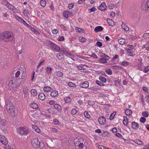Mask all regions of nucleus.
<instances>
[{"mask_svg": "<svg viewBox=\"0 0 149 149\" xmlns=\"http://www.w3.org/2000/svg\"><path fill=\"white\" fill-rule=\"evenodd\" d=\"M47 45L50 47L54 51L57 52H62L65 55L68 52L63 47L61 49L57 45L49 40H47L46 42Z\"/></svg>", "mask_w": 149, "mask_h": 149, "instance_id": "f257e3e1", "label": "nucleus"}, {"mask_svg": "<svg viewBox=\"0 0 149 149\" xmlns=\"http://www.w3.org/2000/svg\"><path fill=\"white\" fill-rule=\"evenodd\" d=\"M33 146L35 148L42 149L44 147L45 145L42 141H40L38 138H35L32 139L31 141Z\"/></svg>", "mask_w": 149, "mask_h": 149, "instance_id": "f03ea898", "label": "nucleus"}, {"mask_svg": "<svg viewBox=\"0 0 149 149\" xmlns=\"http://www.w3.org/2000/svg\"><path fill=\"white\" fill-rule=\"evenodd\" d=\"M6 109L8 112L12 116L14 117L16 115L15 106L12 102H7Z\"/></svg>", "mask_w": 149, "mask_h": 149, "instance_id": "7ed1b4c3", "label": "nucleus"}, {"mask_svg": "<svg viewBox=\"0 0 149 149\" xmlns=\"http://www.w3.org/2000/svg\"><path fill=\"white\" fill-rule=\"evenodd\" d=\"M20 72L19 71H17L15 74V78L16 79V83L17 85H19L23 82V79L22 76H19Z\"/></svg>", "mask_w": 149, "mask_h": 149, "instance_id": "20e7f679", "label": "nucleus"}, {"mask_svg": "<svg viewBox=\"0 0 149 149\" xmlns=\"http://www.w3.org/2000/svg\"><path fill=\"white\" fill-rule=\"evenodd\" d=\"M18 132L23 135H26L29 133L28 128L25 127H19L18 129Z\"/></svg>", "mask_w": 149, "mask_h": 149, "instance_id": "39448f33", "label": "nucleus"}, {"mask_svg": "<svg viewBox=\"0 0 149 149\" xmlns=\"http://www.w3.org/2000/svg\"><path fill=\"white\" fill-rule=\"evenodd\" d=\"M141 6L142 10L144 11H149V0H144Z\"/></svg>", "mask_w": 149, "mask_h": 149, "instance_id": "423d86ee", "label": "nucleus"}, {"mask_svg": "<svg viewBox=\"0 0 149 149\" xmlns=\"http://www.w3.org/2000/svg\"><path fill=\"white\" fill-rule=\"evenodd\" d=\"M0 142L3 145H6L8 143V140L3 135L0 134Z\"/></svg>", "mask_w": 149, "mask_h": 149, "instance_id": "0eeeda50", "label": "nucleus"}, {"mask_svg": "<svg viewBox=\"0 0 149 149\" xmlns=\"http://www.w3.org/2000/svg\"><path fill=\"white\" fill-rule=\"evenodd\" d=\"M75 148L76 149H86V146L85 144L80 143L79 145H76Z\"/></svg>", "mask_w": 149, "mask_h": 149, "instance_id": "6e6552de", "label": "nucleus"}, {"mask_svg": "<svg viewBox=\"0 0 149 149\" xmlns=\"http://www.w3.org/2000/svg\"><path fill=\"white\" fill-rule=\"evenodd\" d=\"M89 83L87 81H85L82 82L79 84V86L83 88H86L89 86Z\"/></svg>", "mask_w": 149, "mask_h": 149, "instance_id": "1a4fd4ad", "label": "nucleus"}, {"mask_svg": "<svg viewBox=\"0 0 149 149\" xmlns=\"http://www.w3.org/2000/svg\"><path fill=\"white\" fill-rule=\"evenodd\" d=\"M107 6L105 3L103 2L99 7V9L101 11H104L106 10Z\"/></svg>", "mask_w": 149, "mask_h": 149, "instance_id": "9d476101", "label": "nucleus"}, {"mask_svg": "<svg viewBox=\"0 0 149 149\" xmlns=\"http://www.w3.org/2000/svg\"><path fill=\"white\" fill-rule=\"evenodd\" d=\"M99 123L101 125L104 124L106 123V119L103 116L100 117L98 120Z\"/></svg>", "mask_w": 149, "mask_h": 149, "instance_id": "9b49d317", "label": "nucleus"}, {"mask_svg": "<svg viewBox=\"0 0 149 149\" xmlns=\"http://www.w3.org/2000/svg\"><path fill=\"white\" fill-rule=\"evenodd\" d=\"M28 89L26 86H25L24 87L23 90V92L24 95V98L27 97V94L28 93Z\"/></svg>", "mask_w": 149, "mask_h": 149, "instance_id": "f8f14e48", "label": "nucleus"}, {"mask_svg": "<svg viewBox=\"0 0 149 149\" xmlns=\"http://www.w3.org/2000/svg\"><path fill=\"white\" fill-rule=\"evenodd\" d=\"M133 129L137 130L139 127V125L135 122H132L131 123Z\"/></svg>", "mask_w": 149, "mask_h": 149, "instance_id": "ddd939ff", "label": "nucleus"}, {"mask_svg": "<svg viewBox=\"0 0 149 149\" xmlns=\"http://www.w3.org/2000/svg\"><path fill=\"white\" fill-rule=\"evenodd\" d=\"M52 69V68L50 67H47L46 68V72L48 75H50L51 74Z\"/></svg>", "mask_w": 149, "mask_h": 149, "instance_id": "4468645a", "label": "nucleus"}, {"mask_svg": "<svg viewBox=\"0 0 149 149\" xmlns=\"http://www.w3.org/2000/svg\"><path fill=\"white\" fill-rule=\"evenodd\" d=\"M38 97L40 100H43L45 98V96L43 93H41L39 94Z\"/></svg>", "mask_w": 149, "mask_h": 149, "instance_id": "2eb2a0df", "label": "nucleus"}, {"mask_svg": "<svg viewBox=\"0 0 149 149\" xmlns=\"http://www.w3.org/2000/svg\"><path fill=\"white\" fill-rule=\"evenodd\" d=\"M58 95V92L56 90H54L52 91L50 93L51 96L53 97H55Z\"/></svg>", "mask_w": 149, "mask_h": 149, "instance_id": "dca6fc26", "label": "nucleus"}, {"mask_svg": "<svg viewBox=\"0 0 149 149\" xmlns=\"http://www.w3.org/2000/svg\"><path fill=\"white\" fill-rule=\"evenodd\" d=\"M121 26L122 28L125 31H128L129 30V28L128 26L126 25V24L123 22L121 25Z\"/></svg>", "mask_w": 149, "mask_h": 149, "instance_id": "f3484780", "label": "nucleus"}, {"mask_svg": "<svg viewBox=\"0 0 149 149\" xmlns=\"http://www.w3.org/2000/svg\"><path fill=\"white\" fill-rule=\"evenodd\" d=\"M54 107L58 111H61L62 109L61 106L58 104H56L54 105Z\"/></svg>", "mask_w": 149, "mask_h": 149, "instance_id": "a211bd4d", "label": "nucleus"}, {"mask_svg": "<svg viewBox=\"0 0 149 149\" xmlns=\"http://www.w3.org/2000/svg\"><path fill=\"white\" fill-rule=\"evenodd\" d=\"M103 28L101 26H96L94 30L95 32H98L99 31H102Z\"/></svg>", "mask_w": 149, "mask_h": 149, "instance_id": "6ab92c4d", "label": "nucleus"}, {"mask_svg": "<svg viewBox=\"0 0 149 149\" xmlns=\"http://www.w3.org/2000/svg\"><path fill=\"white\" fill-rule=\"evenodd\" d=\"M2 3L3 4L6 6L8 8H10V6L11 7V5L9 3L8 1L4 0L3 1Z\"/></svg>", "mask_w": 149, "mask_h": 149, "instance_id": "aec40b11", "label": "nucleus"}, {"mask_svg": "<svg viewBox=\"0 0 149 149\" xmlns=\"http://www.w3.org/2000/svg\"><path fill=\"white\" fill-rule=\"evenodd\" d=\"M125 114L128 116H129L132 113V111L131 110L129 109H126L125 110Z\"/></svg>", "mask_w": 149, "mask_h": 149, "instance_id": "412c9836", "label": "nucleus"}, {"mask_svg": "<svg viewBox=\"0 0 149 149\" xmlns=\"http://www.w3.org/2000/svg\"><path fill=\"white\" fill-rule=\"evenodd\" d=\"M110 58H101L99 60L100 62L102 63H107L108 60Z\"/></svg>", "mask_w": 149, "mask_h": 149, "instance_id": "4be33fe9", "label": "nucleus"}, {"mask_svg": "<svg viewBox=\"0 0 149 149\" xmlns=\"http://www.w3.org/2000/svg\"><path fill=\"white\" fill-rule=\"evenodd\" d=\"M107 22L111 26H113L114 25V23L113 21L109 18L107 19Z\"/></svg>", "mask_w": 149, "mask_h": 149, "instance_id": "5701e85b", "label": "nucleus"}, {"mask_svg": "<svg viewBox=\"0 0 149 149\" xmlns=\"http://www.w3.org/2000/svg\"><path fill=\"white\" fill-rule=\"evenodd\" d=\"M43 90L45 92H48L51 91L52 90V89L50 87L46 86L44 88Z\"/></svg>", "mask_w": 149, "mask_h": 149, "instance_id": "b1692460", "label": "nucleus"}, {"mask_svg": "<svg viewBox=\"0 0 149 149\" xmlns=\"http://www.w3.org/2000/svg\"><path fill=\"white\" fill-rule=\"evenodd\" d=\"M56 56L59 60L63 59L64 58L63 54L61 53H58L56 55Z\"/></svg>", "mask_w": 149, "mask_h": 149, "instance_id": "393cba45", "label": "nucleus"}, {"mask_svg": "<svg viewBox=\"0 0 149 149\" xmlns=\"http://www.w3.org/2000/svg\"><path fill=\"white\" fill-rule=\"evenodd\" d=\"M6 120L2 119L0 121V125L2 126L5 127L6 125Z\"/></svg>", "mask_w": 149, "mask_h": 149, "instance_id": "a878e982", "label": "nucleus"}, {"mask_svg": "<svg viewBox=\"0 0 149 149\" xmlns=\"http://www.w3.org/2000/svg\"><path fill=\"white\" fill-rule=\"evenodd\" d=\"M30 107L34 109H36L38 108L37 104L35 103H33L30 104Z\"/></svg>", "mask_w": 149, "mask_h": 149, "instance_id": "bb28decb", "label": "nucleus"}, {"mask_svg": "<svg viewBox=\"0 0 149 149\" xmlns=\"http://www.w3.org/2000/svg\"><path fill=\"white\" fill-rule=\"evenodd\" d=\"M125 42V40L123 38H120L118 40V42L121 45L123 44Z\"/></svg>", "mask_w": 149, "mask_h": 149, "instance_id": "cd10ccee", "label": "nucleus"}, {"mask_svg": "<svg viewBox=\"0 0 149 149\" xmlns=\"http://www.w3.org/2000/svg\"><path fill=\"white\" fill-rule=\"evenodd\" d=\"M80 143H81L79 139H77L74 140V144L75 147H76V145H79Z\"/></svg>", "mask_w": 149, "mask_h": 149, "instance_id": "c85d7f7f", "label": "nucleus"}, {"mask_svg": "<svg viewBox=\"0 0 149 149\" xmlns=\"http://www.w3.org/2000/svg\"><path fill=\"white\" fill-rule=\"evenodd\" d=\"M9 9L15 13H17V10L12 5L11 7L10 6V8H9Z\"/></svg>", "mask_w": 149, "mask_h": 149, "instance_id": "c756f323", "label": "nucleus"}, {"mask_svg": "<svg viewBox=\"0 0 149 149\" xmlns=\"http://www.w3.org/2000/svg\"><path fill=\"white\" fill-rule=\"evenodd\" d=\"M63 15L64 17L65 18H68V15H69V11H64L63 12Z\"/></svg>", "mask_w": 149, "mask_h": 149, "instance_id": "7c9ffc66", "label": "nucleus"}, {"mask_svg": "<svg viewBox=\"0 0 149 149\" xmlns=\"http://www.w3.org/2000/svg\"><path fill=\"white\" fill-rule=\"evenodd\" d=\"M40 3L41 6L44 7L46 4V1L45 0H41Z\"/></svg>", "mask_w": 149, "mask_h": 149, "instance_id": "2f4dec72", "label": "nucleus"}, {"mask_svg": "<svg viewBox=\"0 0 149 149\" xmlns=\"http://www.w3.org/2000/svg\"><path fill=\"white\" fill-rule=\"evenodd\" d=\"M31 94L33 96H35L37 95V91H36L33 89H31Z\"/></svg>", "mask_w": 149, "mask_h": 149, "instance_id": "473e14b6", "label": "nucleus"}, {"mask_svg": "<svg viewBox=\"0 0 149 149\" xmlns=\"http://www.w3.org/2000/svg\"><path fill=\"white\" fill-rule=\"evenodd\" d=\"M56 74L57 76L58 77H62L63 75V73L60 71L56 72Z\"/></svg>", "mask_w": 149, "mask_h": 149, "instance_id": "72a5a7b5", "label": "nucleus"}, {"mask_svg": "<svg viewBox=\"0 0 149 149\" xmlns=\"http://www.w3.org/2000/svg\"><path fill=\"white\" fill-rule=\"evenodd\" d=\"M109 132L107 131H103L101 134V135L102 136L105 137L108 136Z\"/></svg>", "mask_w": 149, "mask_h": 149, "instance_id": "f704fd0d", "label": "nucleus"}, {"mask_svg": "<svg viewBox=\"0 0 149 149\" xmlns=\"http://www.w3.org/2000/svg\"><path fill=\"white\" fill-rule=\"evenodd\" d=\"M99 79L100 81L103 83H105L106 81V78L102 76H100L99 77Z\"/></svg>", "mask_w": 149, "mask_h": 149, "instance_id": "c9c22d12", "label": "nucleus"}, {"mask_svg": "<svg viewBox=\"0 0 149 149\" xmlns=\"http://www.w3.org/2000/svg\"><path fill=\"white\" fill-rule=\"evenodd\" d=\"M142 116L145 117H148L149 116V113L147 111H144L142 113Z\"/></svg>", "mask_w": 149, "mask_h": 149, "instance_id": "e433bc0d", "label": "nucleus"}, {"mask_svg": "<svg viewBox=\"0 0 149 149\" xmlns=\"http://www.w3.org/2000/svg\"><path fill=\"white\" fill-rule=\"evenodd\" d=\"M32 127L33 128H34L35 129V131L37 132H40V130L39 128L36 125H32Z\"/></svg>", "mask_w": 149, "mask_h": 149, "instance_id": "4c0bfd02", "label": "nucleus"}, {"mask_svg": "<svg viewBox=\"0 0 149 149\" xmlns=\"http://www.w3.org/2000/svg\"><path fill=\"white\" fill-rule=\"evenodd\" d=\"M64 99L66 103L69 102L71 100V99L69 97H66L64 98Z\"/></svg>", "mask_w": 149, "mask_h": 149, "instance_id": "58836bf2", "label": "nucleus"}, {"mask_svg": "<svg viewBox=\"0 0 149 149\" xmlns=\"http://www.w3.org/2000/svg\"><path fill=\"white\" fill-rule=\"evenodd\" d=\"M90 89H91V90H92L93 91H98L100 89V88L97 87H92L91 88H90Z\"/></svg>", "mask_w": 149, "mask_h": 149, "instance_id": "ea45409f", "label": "nucleus"}, {"mask_svg": "<svg viewBox=\"0 0 149 149\" xmlns=\"http://www.w3.org/2000/svg\"><path fill=\"white\" fill-rule=\"evenodd\" d=\"M134 142L139 145H141L142 143V141L139 139H136L134 140Z\"/></svg>", "mask_w": 149, "mask_h": 149, "instance_id": "a19ab883", "label": "nucleus"}, {"mask_svg": "<svg viewBox=\"0 0 149 149\" xmlns=\"http://www.w3.org/2000/svg\"><path fill=\"white\" fill-rule=\"evenodd\" d=\"M127 118L126 117H124L123 120V123L125 125H127Z\"/></svg>", "mask_w": 149, "mask_h": 149, "instance_id": "79ce46f5", "label": "nucleus"}, {"mask_svg": "<svg viewBox=\"0 0 149 149\" xmlns=\"http://www.w3.org/2000/svg\"><path fill=\"white\" fill-rule=\"evenodd\" d=\"M96 83L97 85H98L99 86H104V84L103 83L99 81L98 80L96 81Z\"/></svg>", "mask_w": 149, "mask_h": 149, "instance_id": "37998d69", "label": "nucleus"}, {"mask_svg": "<svg viewBox=\"0 0 149 149\" xmlns=\"http://www.w3.org/2000/svg\"><path fill=\"white\" fill-rule=\"evenodd\" d=\"M116 113V112H114L112 113L110 115L109 117V119L110 120H112L113 118Z\"/></svg>", "mask_w": 149, "mask_h": 149, "instance_id": "c03bdc74", "label": "nucleus"}, {"mask_svg": "<svg viewBox=\"0 0 149 149\" xmlns=\"http://www.w3.org/2000/svg\"><path fill=\"white\" fill-rule=\"evenodd\" d=\"M143 37L145 39H146L149 38V33H146L144 34L143 36Z\"/></svg>", "mask_w": 149, "mask_h": 149, "instance_id": "a18cd8bd", "label": "nucleus"}, {"mask_svg": "<svg viewBox=\"0 0 149 149\" xmlns=\"http://www.w3.org/2000/svg\"><path fill=\"white\" fill-rule=\"evenodd\" d=\"M15 18L19 21L22 23L24 20L21 17L18 16H15Z\"/></svg>", "mask_w": 149, "mask_h": 149, "instance_id": "49530a36", "label": "nucleus"}, {"mask_svg": "<svg viewBox=\"0 0 149 149\" xmlns=\"http://www.w3.org/2000/svg\"><path fill=\"white\" fill-rule=\"evenodd\" d=\"M101 57L102 58H110L109 57L104 53H102L101 54Z\"/></svg>", "mask_w": 149, "mask_h": 149, "instance_id": "de8ad7c7", "label": "nucleus"}, {"mask_svg": "<svg viewBox=\"0 0 149 149\" xmlns=\"http://www.w3.org/2000/svg\"><path fill=\"white\" fill-rule=\"evenodd\" d=\"M105 72L109 75H111L112 74V72L111 70L110 69H108L105 70Z\"/></svg>", "mask_w": 149, "mask_h": 149, "instance_id": "09e8293b", "label": "nucleus"}, {"mask_svg": "<svg viewBox=\"0 0 149 149\" xmlns=\"http://www.w3.org/2000/svg\"><path fill=\"white\" fill-rule=\"evenodd\" d=\"M14 84L13 82V79L12 80L10 81H9L8 85L9 86H11V87H13L14 86Z\"/></svg>", "mask_w": 149, "mask_h": 149, "instance_id": "8fccbe9b", "label": "nucleus"}, {"mask_svg": "<svg viewBox=\"0 0 149 149\" xmlns=\"http://www.w3.org/2000/svg\"><path fill=\"white\" fill-rule=\"evenodd\" d=\"M84 114L86 117L87 118H89L90 117V115L87 111H86L84 112Z\"/></svg>", "mask_w": 149, "mask_h": 149, "instance_id": "3c124183", "label": "nucleus"}, {"mask_svg": "<svg viewBox=\"0 0 149 149\" xmlns=\"http://www.w3.org/2000/svg\"><path fill=\"white\" fill-rule=\"evenodd\" d=\"M86 38L82 37H80L79 38V40L80 41L82 42H84L86 41Z\"/></svg>", "mask_w": 149, "mask_h": 149, "instance_id": "603ef678", "label": "nucleus"}, {"mask_svg": "<svg viewBox=\"0 0 149 149\" xmlns=\"http://www.w3.org/2000/svg\"><path fill=\"white\" fill-rule=\"evenodd\" d=\"M140 122L143 123H144L146 121V119L145 118L143 117L140 118Z\"/></svg>", "mask_w": 149, "mask_h": 149, "instance_id": "864d4df0", "label": "nucleus"}, {"mask_svg": "<svg viewBox=\"0 0 149 149\" xmlns=\"http://www.w3.org/2000/svg\"><path fill=\"white\" fill-rule=\"evenodd\" d=\"M47 110L48 112L50 113L53 114L55 113V112L53 111L51 108L47 109Z\"/></svg>", "mask_w": 149, "mask_h": 149, "instance_id": "5fc2aeb1", "label": "nucleus"}, {"mask_svg": "<svg viewBox=\"0 0 149 149\" xmlns=\"http://www.w3.org/2000/svg\"><path fill=\"white\" fill-rule=\"evenodd\" d=\"M127 47V51L131 50L133 48V46L130 45H128Z\"/></svg>", "mask_w": 149, "mask_h": 149, "instance_id": "6e6d98bb", "label": "nucleus"}, {"mask_svg": "<svg viewBox=\"0 0 149 149\" xmlns=\"http://www.w3.org/2000/svg\"><path fill=\"white\" fill-rule=\"evenodd\" d=\"M51 131L53 133H56L58 131V130L55 128L51 127L50 128Z\"/></svg>", "mask_w": 149, "mask_h": 149, "instance_id": "4d7b16f0", "label": "nucleus"}, {"mask_svg": "<svg viewBox=\"0 0 149 149\" xmlns=\"http://www.w3.org/2000/svg\"><path fill=\"white\" fill-rule=\"evenodd\" d=\"M95 103V102L93 100H89L88 102V104L89 105H93Z\"/></svg>", "mask_w": 149, "mask_h": 149, "instance_id": "13d9d810", "label": "nucleus"}, {"mask_svg": "<svg viewBox=\"0 0 149 149\" xmlns=\"http://www.w3.org/2000/svg\"><path fill=\"white\" fill-rule=\"evenodd\" d=\"M8 12L7 11V12H3L2 13L3 16L4 17H7L9 15L8 14Z\"/></svg>", "mask_w": 149, "mask_h": 149, "instance_id": "bf43d9fd", "label": "nucleus"}, {"mask_svg": "<svg viewBox=\"0 0 149 149\" xmlns=\"http://www.w3.org/2000/svg\"><path fill=\"white\" fill-rule=\"evenodd\" d=\"M68 85L70 87H74L76 85L72 83V82H69L68 84Z\"/></svg>", "mask_w": 149, "mask_h": 149, "instance_id": "052dcab7", "label": "nucleus"}, {"mask_svg": "<svg viewBox=\"0 0 149 149\" xmlns=\"http://www.w3.org/2000/svg\"><path fill=\"white\" fill-rule=\"evenodd\" d=\"M66 55H67L68 56H69L71 57L74 58V55L72 54L71 53L67 52L65 54Z\"/></svg>", "mask_w": 149, "mask_h": 149, "instance_id": "680f3d73", "label": "nucleus"}, {"mask_svg": "<svg viewBox=\"0 0 149 149\" xmlns=\"http://www.w3.org/2000/svg\"><path fill=\"white\" fill-rule=\"evenodd\" d=\"M77 112V110L76 109H73L71 111V113L73 115H75Z\"/></svg>", "mask_w": 149, "mask_h": 149, "instance_id": "e2e57ef3", "label": "nucleus"}, {"mask_svg": "<svg viewBox=\"0 0 149 149\" xmlns=\"http://www.w3.org/2000/svg\"><path fill=\"white\" fill-rule=\"evenodd\" d=\"M127 52L128 53V55L131 56H133L134 55L133 52L131 51L130 50L127 51Z\"/></svg>", "mask_w": 149, "mask_h": 149, "instance_id": "0e129e2a", "label": "nucleus"}, {"mask_svg": "<svg viewBox=\"0 0 149 149\" xmlns=\"http://www.w3.org/2000/svg\"><path fill=\"white\" fill-rule=\"evenodd\" d=\"M76 30L77 31L79 32H81L83 31V29L78 27L76 28Z\"/></svg>", "mask_w": 149, "mask_h": 149, "instance_id": "69168bd1", "label": "nucleus"}, {"mask_svg": "<svg viewBox=\"0 0 149 149\" xmlns=\"http://www.w3.org/2000/svg\"><path fill=\"white\" fill-rule=\"evenodd\" d=\"M74 6V3H70L68 5V7L70 9H72V8Z\"/></svg>", "mask_w": 149, "mask_h": 149, "instance_id": "338daca9", "label": "nucleus"}, {"mask_svg": "<svg viewBox=\"0 0 149 149\" xmlns=\"http://www.w3.org/2000/svg\"><path fill=\"white\" fill-rule=\"evenodd\" d=\"M22 23H23L25 25L28 27L29 28L31 27V26L29 24L27 23L24 20L23 21Z\"/></svg>", "mask_w": 149, "mask_h": 149, "instance_id": "774afa93", "label": "nucleus"}]
</instances>
